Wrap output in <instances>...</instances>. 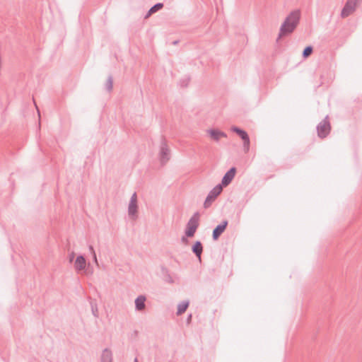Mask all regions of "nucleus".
<instances>
[{
	"label": "nucleus",
	"instance_id": "obj_3",
	"mask_svg": "<svg viewBox=\"0 0 362 362\" xmlns=\"http://www.w3.org/2000/svg\"><path fill=\"white\" fill-rule=\"evenodd\" d=\"M330 130V123L328 119V116H327L317 126V136L321 139H324L329 134Z\"/></svg>",
	"mask_w": 362,
	"mask_h": 362
},
{
	"label": "nucleus",
	"instance_id": "obj_9",
	"mask_svg": "<svg viewBox=\"0 0 362 362\" xmlns=\"http://www.w3.org/2000/svg\"><path fill=\"white\" fill-rule=\"evenodd\" d=\"M236 168L235 167L230 168L223 175L221 180V187L228 186L235 177Z\"/></svg>",
	"mask_w": 362,
	"mask_h": 362
},
{
	"label": "nucleus",
	"instance_id": "obj_26",
	"mask_svg": "<svg viewBox=\"0 0 362 362\" xmlns=\"http://www.w3.org/2000/svg\"><path fill=\"white\" fill-rule=\"evenodd\" d=\"M151 14L152 13H150V9H149L147 14L146 15L145 18H146L149 17Z\"/></svg>",
	"mask_w": 362,
	"mask_h": 362
},
{
	"label": "nucleus",
	"instance_id": "obj_8",
	"mask_svg": "<svg viewBox=\"0 0 362 362\" xmlns=\"http://www.w3.org/2000/svg\"><path fill=\"white\" fill-rule=\"evenodd\" d=\"M356 9L355 3L351 1H346L344 6L341 11V17L345 18L352 14Z\"/></svg>",
	"mask_w": 362,
	"mask_h": 362
},
{
	"label": "nucleus",
	"instance_id": "obj_4",
	"mask_svg": "<svg viewBox=\"0 0 362 362\" xmlns=\"http://www.w3.org/2000/svg\"><path fill=\"white\" fill-rule=\"evenodd\" d=\"M159 156L160 163L163 165L166 163L170 158V151L164 138H162L161 140Z\"/></svg>",
	"mask_w": 362,
	"mask_h": 362
},
{
	"label": "nucleus",
	"instance_id": "obj_11",
	"mask_svg": "<svg viewBox=\"0 0 362 362\" xmlns=\"http://www.w3.org/2000/svg\"><path fill=\"white\" fill-rule=\"evenodd\" d=\"M86 266V260L83 255H78L74 262V268L77 272L85 269Z\"/></svg>",
	"mask_w": 362,
	"mask_h": 362
},
{
	"label": "nucleus",
	"instance_id": "obj_25",
	"mask_svg": "<svg viewBox=\"0 0 362 362\" xmlns=\"http://www.w3.org/2000/svg\"><path fill=\"white\" fill-rule=\"evenodd\" d=\"M191 319H192V314H189L188 316H187V323H189L191 322Z\"/></svg>",
	"mask_w": 362,
	"mask_h": 362
},
{
	"label": "nucleus",
	"instance_id": "obj_15",
	"mask_svg": "<svg viewBox=\"0 0 362 362\" xmlns=\"http://www.w3.org/2000/svg\"><path fill=\"white\" fill-rule=\"evenodd\" d=\"M100 362H112V353L110 349L106 348L103 351Z\"/></svg>",
	"mask_w": 362,
	"mask_h": 362
},
{
	"label": "nucleus",
	"instance_id": "obj_6",
	"mask_svg": "<svg viewBox=\"0 0 362 362\" xmlns=\"http://www.w3.org/2000/svg\"><path fill=\"white\" fill-rule=\"evenodd\" d=\"M231 130L233 132H235L242 139L243 141L244 150L245 152H247L250 149V138L247 133L245 130L241 129L237 127H233Z\"/></svg>",
	"mask_w": 362,
	"mask_h": 362
},
{
	"label": "nucleus",
	"instance_id": "obj_23",
	"mask_svg": "<svg viewBox=\"0 0 362 362\" xmlns=\"http://www.w3.org/2000/svg\"><path fill=\"white\" fill-rule=\"evenodd\" d=\"M93 261L95 262V263L98 265V259H97V257H96V254L94 253L93 254Z\"/></svg>",
	"mask_w": 362,
	"mask_h": 362
},
{
	"label": "nucleus",
	"instance_id": "obj_2",
	"mask_svg": "<svg viewBox=\"0 0 362 362\" xmlns=\"http://www.w3.org/2000/svg\"><path fill=\"white\" fill-rule=\"evenodd\" d=\"M200 214L199 212H195L188 221L186 229L185 235L188 238L193 237L197 228L199 225Z\"/></svg>",
	"mask_w": 362,
	"mask_h": 362
},
{
	"label": "nucleus",
	"instance_id": "obj_17",
	"mask_svg": "<svg viewBox=\"0 0 362 362\" xmlns=\"http://www.w3.org/2000/svg\"><path fill=\"white\" fill-rule=\"evenodd\" d=\"M113 87V78L112 76H109L105 83V88L108 92L112 90Z\"/></svg>",
	"mask_w": 362,
	"mask_h": 362
},
{
	"label": "nucleus",
	"instance_id": "obj_13",
	"mask_svg": "<svg viewBox=\"0 0 362 362\" xmlns=\"http://www.w3.org/2000/svg\"><path fill=\"white\" fill-rule=\"evenodd\" d=\"M192 251L199 259V260L201 261V255L203 252V246L199 240L196 241L192 245Z\"/></svg>",
	"mask_w": 362,
	"mask_h": 362
},
{
	"label": "nucleus",
	"instance_id": "obj_16",
	"mask_svg": "<svg viewBox=\"0 0 362 362\" xmlns=\"http://www.w3.org/2000/svg\"><path fill=\"white\" fill-rule=\"evenodd\" d=\"M189 300H183L177 305V315H180L184 313L189 306Z\"/></svg>",
	"mask_w": 362,
	"mask_h": 362
},
{
	"label": "nucleus",
	"instance_id": "obj_5",
	"mask_svg": "<svg viewBox=\"0 0 362 362\" xmlns=\"http://www.w3.org/2000/svg\"><path fill=\"white\" fill-rule=\"evenodd\" d=\"M223 189L221 185H217L214 187L207 195L205 202L204 203V208H208L212 201H214L222 192Z\"/></svg>",
	"mask_w": 362,
	"mask_h": 362
},
{
	"label": "nucleus",
	"instance_id": "obj_21",
	"mask_svg": "<svg viewBox=\"0 0 362 362\" xmlns=\"http://www.w3.org/2000/svg\"><path fill=\"white\" fill-rule=\"evenodd\" d=\"M92 313L94 315V317H98V308L96 306L94 307L93 305H92Z\"/></svg>",
	"mask_w": 362,
	"mask_h": 362
},
{
	"label": "nucleus",
	"instance_id": "obj_22",
	"mask_svg": "<svg viewBox=\"0 0 362 362\" xmlns=\"http://www.w3.org/2000/svg\"><path fill=\"white\" fill-rule=\"evenodd\" d=\"M75 257V253L74 252H71L69 255V262H72L74 259Z\"/></svg>",
	"mask_w": 362,
	"mask_h": 362
},
{
	"label": "nucleus",
	"instance_id": "obj_10",
	"mask_svg": "<svg viewBox=\"0 0 362 362\" xmlns=\"http://www.w3.org/2000/svg\"><path fill=\"white\" fill-rule=\"evenodd\" d=\"M228 221H223L220 224H218L212 233V238L214 240H216L221 236V235L224 232L228 226Z\"/></svg>",
	"mask_w": 362,
	"mask_h": 362
},
{
	"label": "nucleus",
	"instance_id": "obj_14",
	"mask_svg": "<svg viewBox=\"0 0 362 362\" xmlns=\"http://www.w3.org/2000/svg\"><path fill=\"white\" fill-rule=\"evenodd\" d=\"M146 298L144 296L140 295L135 299V308L136 310L141 311L145 308V301Z\"/></svg>",
	"mask_w": 362,
	"mask_h": 362
},
{
	"label": "nucleus",
	"instance_id": "obj_19",
	"mask_svg": "<svg viewBox=\"0 0 362 362\" xmlns=\"http://www.w3.org/2000/svg\"><path fill=\"white\" fill-rule=\"evenodd\" d=\"M163 7V4L157 3L150 8V13H154Z\"/></svg>",
	"mask_w": 362,
	"mask_h": 362
},
{
	"label": "nucleus",
	"instance_id": "obj_27",
	"mask_svg": "<svg viewBox=\"0 0 362 362\" xmlns=\"http://www.w3.org/2000/svg\"><path fill=\"white\" fill-rule=\"evenodd\" d=\"M151 14L152 13H150V9H149L147 14L146 15L145 18H146L149 17Z\"/></svg>",
	"mask_w": 362,
	"mask_h": 362
},
{
	"label": "nucleus",
	"instance_id": "obj_12",
	"mask_svg": "<svg viewBox=\"0 0 362 362\" xmlns=\"http://www.w3.org/2000/svg\"><path fill=\"white\" fill-rule=\"evenodd\" d=\"M207 132L210 134L211 139L216 141H218L221 137L227 136V134L225 132H221L218 129H209Z\"/></svg>",
	"mask_w": 362,
	"mask_h": 362
},
{
	"label": "nucleus",
	"instance_id": "obj_1",
	"mask_svg": "<svg viewBox=\"0 0 362 362\" xmlns=\"http://www.w3.org/2000/svg\"><path fill=\"white\" fill-rule=\"evenodd\" d=\"M300 18V12L299 10L291 11L281 24L278 38L292 33L299 23Z\"/></svg>",
	"mask_w": 362,
	"mask_h": 362
},
{
	"label": "nucleus",
	"instance_id": "obj_20",
	"mask_svg": "<svg viewBox=\"0 0 362 362\" xmlns=\"http://www.w3.org/2000/svg\"><path fill=\"white\" fill-rule=\"evenodd\" d=\"M189 81V79L188 78L180 80V86L187 87L188 85Z\"/></svg>",
	"mask_w": 362,
	"mask_h": 362
},
{
	"label": "nucleus",
	"instance_id": "obj_24",
	"mask_svg": "<svg viewBox=\"0 0 362 362\" xmlns=\"http://www.w3.org/2000/svg\"><path fill=\"white\" fill-rule=\"evenodd\" d=\"M88 248H89L90 252L92 253V255L95 253L94 248L92 245H89Z\"/></svg>",
	"mask_w": 362,
	"mask_h": 362
},
{
	"label": "nucleus",
	"instance_id": "obj_28",
	"mask_svg": "<svg viewBox=\"0 0 362 362\" xmlns=\"http://www.w3.org/2000/svg\"><path fill=\"white\" fill-rule=\"evenodd\" d=\"M185 240H186L185 237H182V241H183V242H184V241H185Z\"/></svg>",
	"mask_w": 362,
	"mask_h": 362
},
{
	"label": "nucleus",
	"instance_id": "obj_18",
	"mask_svg": "<svg viewBox=\"0 0 362 362\" xmlns=\"http://www.w3.org/2000/svg\"><path fill=\"white\" fill-rule=\"evenodd\" d=\"M313 48L312 46L310 45V46L305 47L302 53L303 57H304V58L308 57L313 53Z\"/></svg>",
	"mask_w": 362,
	"mask_h": 362
},
{
	"label": "nucleus",
	"instance_id": "obj_29",
	"mask_svg": "<svg viewBox=\"0 0 362 362\" xmlns=\"http://www.w3.org/2000/svg\"><path fill=\"white\" fill-rule=\"evenodd\" d=\"M134 362H138L136 358H135Z\"/></svg>",
	"mask_w": 362,
	"mask_h": 362
},
{
	"label": "nucleus",
	"instance_id": "obj_7",
	"mask_svg": "<svg viewBox=\"0 0 362 362\" xmlns=\"http://www.w3.org/2000/svg\"><path fill=\"white\" fill-rule=\"evenodd\" d=\"M137 197L136 192H134L130 198L129 204L128 206L129 216L133 219H136L137 218Z\"/></svg>",
	"mask_w": 362,
	"mask_h": 362
}]
</instances>
